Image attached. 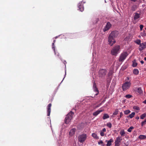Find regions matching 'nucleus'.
Returning <instances> with one entry per match:
<instances>
[{
  "instance_id": "nucleus-30",
  "label": "nucleus",
  "mask_w": 146,
  "mask_h": 146,
  "mask_svg": "<svg viewBox=\"0 0 146 146\" xmlns=\"http://www.w3.org/2000/svg\"><path fill=\"white\" fill-rule=\"evenodd\" d=\"M141 36L143 37L145 36L146 35V33H145V31H144L143 32H142L141 33Z\"/></svg>"
},
{
  "instance_id": "nucleus-32",
  "label": "nucleus",
  "mask_w": 146,
  "mask_h": 146,
  "mask_svg": "<svg viewBox=\"0 0 146 146\" xmlns=\"http://www.w3.org/2000/svg\"><path fill=\"white\" fill-rule=\"evenodd\" d=\"M92 136L94 138H97L98 137L97 135L95 133H93L92 134Z\"/></svg>"
},
{
  "instance_id": "nucleus-27",
  "label": "nucleus",
  "mask_w": 146,
  "mask_h": 146,
  "mask_svg": "<svg viewBox=\"0 0 146 146\" xmlns=\"http://www.w3.org/2000/svg\"><path fill=\"white\" fill-rule=\"evenodd\" d=\"M134 128V127L133 126H131L128 129H127V131L128 132H131L132 129Z\"/></svg>"
},
{
  "instance_id": "nucleus-42",
  "label": "nucleus",
  "mask_w": 146,
  "mask_h": 146,
  "mask_svg": "<svg viewBox=\"0 0 146 146\" xmlns=\"http://www.w3.org/2000/svg\"><path fill=\"white\" fill-rule=\"evenodd\" d=\"M97 88L96 86V84L95 83H94L93 85V88Z\"/></svg>"
},
{
  "instance_id": "nucleus-8",
  "label": "nucleus",
  "mask_w": 146,
  "mask_h": 146,
  "mask_svg": "<svg viewBox=\"0 0 146 146\" xmlns=\"http://www.w3.org/2000/svg\"><path fill=\"white\" fill-rule=\"evenodd\" d=\"M122 140V139L119 136L116 138L114 142L115 146H119Z\"/></svg>"
},
{
  "instance_id": "nucleus-34",
  "label": "nucleus",
  "mask_w": 146,
  "mask_h": 146,
  "mask_svg": "<svg viewBox=\"0 0 146 146\" xmlns=\"http://www.w3.org/2000/svg\"><path fill=\"white\" fill-rule=\"evenodd\" d=\"M141 41L139 39H138L137 40L136 42V43L137 44H138L140 45V44Z\"/></svg>"
},
{
  "instance_id": "nucleus-43",
  "label": "nucleus",
  "mask_w": 146,
  "mask_h": 146,
  "mask_svg": "<svg viewBox=\"0 0 146 146\" xmlns=\"http://www.w3.org/2000/svg\"><path fill=\"white\" fill-rule=\"evenodd\" d=\"M101 131L104 132H105L106 131V129L105 128H104L102 129V130Z\"/></svg>"
},
{
  "instance_id": "nucleus-25",
  "label": "nucleus",
  "mask_w": 146,
  "mask_h": 146,
  "mask_svg": "<svg viewBox=\"0 0 146 146\" xmlns=\"http://www.w3.org/2000/svg\"><path fill=\"white\" fill-rule=\"evenodd\" d=\"M146 116V113H144L140 116V118L141 119H143Z\"/></svg>"
},
{
  "instance_id": "nucleus-1",
  "label": "nucleus",
  "mask_w": 146,
  "mask_h": 146,
  "mask_svg": "<svg viewBox=\"0 0 146 146\" xmlns=\"http://www.w3.org/2000/svg\"><path fill=\"white\" fill-rule=\"evenodd\" d=\"M118 34L117 31H114L112 32L109 35L108 38L109 44L112 46L115 42V38L117 37Z\"/></svg>"
},
{
  "instance_id": "nucleus-44",
  "label": "nucleus",
  "mask_w": 146,
  "mask_h": 146,
  "mask_svg": "<svg viewBox=\"0 0 146 146\" xmlns=\"http://www.w3.org/2000/svg\"><path fill=\"white\" fill-rule=\"evenodd\" d=\"M123 115V113L122 112H121L120 113V118H121V117Z\"/></svg>"
},
{
  "instance_id": "nucleus-39",
  "label": "nucleus",
  "mask_w": 146,
  "mask_h": 146,
  "mask_svg": "<svg viewBox=\"0 0 146 146\" xmlns=\"http://www.w3.org/2000/svg\"><path fill=\"white\" fill-rule=\"evenodd\" d=\"M143 25H141L140 26V30L141 31H142L143 29Z\"/></svg>"
},
{
  "instance_id": "nucleus-31",
  "label": "nucleus",
  "mask_w": 146,
  "mask_h": 146,
  "mask_svg": "<svg viewBox=\"0 0 146 146\" xmlns=\"http://www.w3.org/2000/svg\"><path fill=\"white\" fill-rule=\"evenodd\" d=\"M146 124V118L145 119L144 121L142 122L141 123V125L142 126L145 125Z\"/></svg>"
},
{
  "instance_id": "nucleus-5",
  "label": "nucleus",
  "mask_w": 146,
  "mask_h": 146,
  "mask_svg": "<svg viewBox=\"0 0 146 146\" xmlns=\"http://www.w3.org/2000/svg\"><path fill=\"white\" fill-rule=\"evenodd\" d=\"M131 84L130 82H126L124 83L122 86V88L123 91H125L129 88Z\"/></svg>"
},
{
  "instance_id": "nucleus-17",
  "label": "nucleus",
  "mask_w": 146,
  "mask_h": 146,
  "mask_svg": "<svg viewBox=\"0 0 146 146\" xmlns=\"http://www.w3.org/2000/svg\"><path fill=\"white\" fill-rule=\"evenodd\" d=\"M137 8V6L136 5H133L131 7V10L133 11H135Z\"/></svg>"
},
{
  "instance_id": "nucleus-15",
  "label": "nucleus",
  "mask_w": 146,
  "mask_h": 146,
  "mask_svg": "<svg viewBox=\"0 0 146 146\" xmlns=\"http://www.w3.org/2000/svg\"><path fill=\"white\" fill-rule=\"evenodd\" d=\"M135 15L134 16L133 19L134 20H136L139 18L140 17V14L137 13H134Z\"/></svg>"
},
{
  "instance_id": "nucleus-51",
  "label": "nucleus",
  "mask_w": 146,
  "mask_h": 146,
  "mask_svg": "<svg viewBox=\"0 0 146 146\" xmlns=\"http://www.w3.org/2000/svg\"><path fill=\"white\" fill-rule=\"evenodd\" d=\"M58 37V36H56L55 37V38L56 39Z\"/></svg>"
},
{
  "instance_id": "nucleus-53",
  "label": "nucleus",
  "mask_w": 146,
  "mask_h": 146,
  "mask_svg": "<svg viewBox=\"0 0 146 146\" xmlns=\"http://www.w3.org/2000/svg\"><path fill=\"white\" fill-rule=\"evenodd\" d=\"M145 29L146 30V28H145Z\"/></svg>"
},
{
  "instance_id": "nucleus-12",
  "label": "nucleus",
  "mask_w": 146,
  "mask_h": 146,
  "mask_svg": "<svg viewBox=\"0 0 146 146\" xmlns=\"http://www.w3.org/2000/svg\"><path fill=\"white\" fill-rule=\"evenodd\" d=\"M52 106L51 104H49L47 107V115L49 116L50 115L51 112V108Z\"/></svg>"
},
{
  "instance_id": "nucleus-37",
  "label": "nucleus",
  "mask_w": 146,
  "mask_h": 146,
  "mask_svg": "<svg viewBox=\"0 0 146 146\" xmlns=\"http://www.w3.org/2000/svg\"><path fill=\"white\" fill-rule=\"evenodd\" d=\"M132 96V95L130 94H127L125 96V97L128 98H131Z\"/></svg>"
},
{
  "instance_id": "nucleus-13",
  "label": "nucleus",
  "mask_w": 146,
  "mask_h": 146,
  "mask_svg": "<svg viewBox=\"0 0 146 146\" xmlns=\"http://www.w3.org/2000/svg\"><path fill=\"white\" fill-rule=\"evenodd\" d=\"M113 141L112 139H110L109 140H106V142L107 143L106 145L108 146H111L112 144V143Z\"/></svg>"
},
{
  "instance_id": "nucleus-41",
  "label": "nucleus",
  "mask_w": 146,
  "mask_h": 146,
  "mask_svg": "<svg viewBox=\"0 0 146 146\" xmlns=\"http://www.w3.org/2000/svg\"><path fill=\"white\" fill-rule=\"evenodd\" d=\"M100 135L102 136H104V132L101 131L100 132Z\"/></svg>"
},
{
  "instance_id": "nucleus-36",
  "label": "nucleus",
  "mask_w": 146,
  "mask_h": 146,
  "mask_svg": "<svg viewBox=\"0 0 146 146\" xmlns=\"http://www.w3.org/2000/svg\"><path fill=\"white\" fill-rule=\"evenodd\" d=\"M130 111H129V110H125L124 111V113H125V114L127 115V114H129V113H130Z\"/></svg>"
},
{
  "instance_id": "nucleus-18",
  "label": "nucleus",
  "mask_w": 146,
  "mask_h": 146,
  "mask_svg": "<svg viewBox=\"0 0 146 146\" xmlns=\"http://www.w3.org/2000/svg\"><path fill=\"white\" fill-rule=\"evenodd\" d=\"M139 94H141L143 93V91L141 88L139 87L137 88V90L136 91Z\"/></svg>"
},
{
  "instance_id": "nucleus-29",
  "label": "nucleus",
  "mask_w": 146,
  "mask_h": 146,
  "mask_svg": "<svg viewBox=\"0 0 146 146\" xmlns=\"http://www.w3.org/2000/svg\"><path fill=\"white\" fill-rule=\"evenodd\" d=\"M107 126L109 128H111L112 127L111 123L110 122L107 123Z\"/></svg>"
},
{
  "instance_id": "nucleus-40",
  "label": "nucleus",
  "mask_w": 146,
  "mask_h": 146,
  "mask_svg": "<svg viewBox=\"0 0 146 146\" xmlns=\"http://www.w3.org/2000/svg\"><path fill=\"white\" fill-rule=\"evenodd\" d=\"M112 74V72L111 71H110L108 74V76H111Z\"/></svg>"
},
{
  "instance_id": "nucleus-22",
  "label": "nucleus",
  "mask_w": 146,
  "mask_h": 146,
  "mask_svg": "<svg viewBox=\"0 0 146 146\" xmlns=\"http://www.w3.org/2000/svg\"><path fill=\"white\" fill-rule=\"evenodd\" d=\"M120 134L121 136H124L125 134L124 130L122 129L121 130L120 132Z\"/></svg>"
},
{
  "instance_id": "nucleus-10",
  "label": "nucleus",
  "mask_w": 146,
  "mask_h": 146,
  "mask_svg": "<svg viewBox=\"0 0 146 146\" xmlns=\"http://www.w3.org/2000/svg\"><path fill=\"white\" fill-rule=\"evenodd\" d=\"M111 27V25L110 23L108 22L107 23L106 25L103 29L104 32H105L108 30Z\"/></svg>"
},
{
  "instance_id": "nucleus-26",
  "label": "nucleus",
  "mask_w": 146,
  "mask_h": 146,
  "mask_svg": "<svg viewBox=\"0 0 146 146\" xmlns=\"http://www.w3.org/2000/svg\"><path fill=\"white\" fill-rule=\"evenodd\" d=\"M135 113L134 112H132L129 115V117L131 118H132L135 115Z\"/></svg>"
},
{
  "instance_id": "nucleus-16",
  "label": "nucleus",
  "mask_w": 146,
  "mask_h": 146,
  "mask_svg": "<svg viewBox=\"0 0 146 146\" xmlns=\"http://www.w3.org/2000/svg\"><path fill=\"white\" fill-rule=\"evenodd\" d=\"M103 110H98L97 111H96L94 112L93 113V115L94 116H97L98 115L99 113H100V112L103 111Z\"/></svg>"
},
{
  "instance_id": "nucleus-38",
  "label": "nucleus",
  "mask_w": 146,
  "mask_h": 146,
  "mask_svg": "<svg viewBox=\"0 0 146 146\" xmlns=\"http://www.w3.org/2000/svg\"><path fill=\"white\" fill-rule=\"evenodd\" d=\"M118 110H115V111L113 113V115H116L118 114Z\"/></svg>"
},
{
  "instance_id": "nucleus-49",
  "label": "nucleus",
  "mask_w": 146,
  "mask_h": 146,
  "mask_svg": "<svg viewBox=\"0 0 146 146\" xmlns=\"http://www.w3.org/2000/svg\"><path fill=\"white\" fill-rule=\"evenodd\" d=\"M72 111L74 110V111H76V110H75V109H72Z\"/></svg>"
},
{
  "instance_id": "nucleus-45",
  "label": "nucleus",
  "mask_w": 146,
  "mask_h": 146,
  "mask_svg": "<svg viewBox=\"0 0 146 146\" xmlns=\"http://www.w3.org/2000/svg\"><path fill=\"white\" fill-rule=\"evenodd\" d=\"M130 0L133 2H136L138 0Z\"/></svg>"
},
{
  "instance_id": "nucleus-7",
  "label": "nucleus",
  "mask_w": 146,
  "mask_h": 146,
  "mask_svg": "<svg viewBox=\"0 0 146 146\" xmlns=\"http://www.w3.org/2000/svg\"><path fill=\"white\" fill-rule=\"evenodd\" d=\"M86 134H83L79 136L78 137V140L80 142L82 143L86 140Z\"/></svg>"
},
{
  "instance_id": "nucleus-47",
  "label": "nucleus",
  "mask_w": 146,
  "mask_h": 146,
  "mask_svg": "<svg viewBox=\"0 0 146 146\" xmlns=\"http://www.w3.org/2000/svg\"><path fill=\"white\" fill-rule=\"evenodd\" d=\"M143 103L146 104V101H143Z\"/></svg>"
},
{
  "instance_id": "nucleus-54",
  "label": "nucleus",
  "mask_w": 146,
  "mask_h": 146,
  "mask_svg": "<svg viewBox=\"0 0 146 146\" xmlns=\"http://www.w3.org/2000/svg\"><path fill=\"white\" fill-rule=\"evenodd\" d=\"M145 100L146 101V100Z\"/></svg>"
},
{
  "instance_id": "nucleus-35",
  "label": "nucleus",
  "mask_w": 146,
  "mask_h": 146,
  "mask_svg": "<svg viewBox=\"0 0 146 146\" xmlns=\"http://www.w3.org/2000/svg\"><path fill=\"white\" fill-rule=\"evenodd\" d=\"M133 108L135 110H139V108L138 106H134L133 107Z\"/></svg>"
},
{
  "instance_id": "nucleus-23",
  "label": "nucleus",
  "mask_w": 146,
  "mask_h": 146,
  "mask_svg": "<svg viewBox=\"0 0 146 146\" xmlns=\"http://www.w3.org/2000/svg\"><path fill=\"white\" fill-rule=\"evenodd\" d=\"M139 138L140 139H144L146 138V137L144 135H141L139 136Z\"/></svg>"
},
{
  "instance_id": "nucleus-9",
  "label": "nucleus",
  "mask_w": 146,
  "mask_h": 146,
  "mask_svg": "<svg viewBox=\"0 0 146 146\" xmlns=\"http://www.w3.org/2000/svg\"><path fill=\"white\" fill-rule=\"evenodd\" d=\"M78 8L79 9L81 12H82L84 9V7L83 6V3L81 1L80 2L78 5Z\"/></svg>"
},
{
  "instance_id": "nucleus-3",
  "label": "nucleus",
  "mask_w": 146,
  "mask_h": 146,
  "mask_svg": "<svg viewBox=\"0 0 146 146\" xmlns=\"http://www.w3.org/2000/svg\"><path fill=\"white\" fill-rule=\"evenodd\" d=\"M120 47L119 45L115 46L111 50V53L113 55H116L119 52Z\"/></svg>"
},
{
  "instance_id": "nucleus-50",
  "label": "nucleus",
  "mask_w": 146,
  "mask_h": 146,
  "mask_svg": "<svg viewBox=\"0 0 146 146\" xmlns=\"http://www.w3.org/2000/svg\"><path fill=\"white\" fill-rule=\"evenodd\" d=\"M144 59L145 60H146V57L144 58Z\"/></svg>"
},
{
  "instance_id": "nucleus-28",
  "label": "nucleus",
  "mask_w": 146,
  "mask_h": 146,
  "mask_svg": "<svg viewBox=\"0 0 146 146\" xmlns=\"http://www.w3.org/2000/svg\"><path fill=\"white\" fill-rule=\"evenodd\" d=\"M55 42H56L55 40H53V42L52 43V48L53 49L55 53V47H54V43Z\"/></svg>"
},
{
  "instance_id": "nucleus-48",
  "label": "nucleus",
  "mask_w": 146,
  "mask_h": 146,
  "mask_svg": "<svg viewBox=\"0 0 146 146\" xmlns=\"http://www.w3.org/2000/svg\"><path fill=\"white\" fill-rule=\"evenodd\" d=\"M139 119V117H136V119Z\"/></svg>"
},
{
  "instance_id": "nucleus-6",
  "label": "nucleus",
  "mask_w": 146,
  "mask_h": 146,
  "mask_svg": "<svg viewBox=\"0 0 146 146\" xmlns=\"http://www.w3.org/2000/svg\"><path fill=\"white\" fill-rule=\"evenodd\" d=\"M107 71L106 69H101L99 71L98 75L100 77L104 78L106 75Z\"/></svg>"
},
{
  "instance_id": "nucleus-20",
  "label": "nucleus",
  "mask_w": 146,
  "mask_h": 146,
  "mask_svg": "<svg viewBox=\"0 0 146 146\" xmlns=\"http://www.w3.org/2000/svg\"><path fill=\"white\" fill-rule=\"evenodd\" d=\"M109 116L107 114H104L103 117V119H106L108 118L109 117Z\"/></svg>"
},
{
  "instance_id": "nucleus-2",
  "label": "nucleus",
  "mask_w": 146,
  "mask_h": 146,
  "mask_svg": "<svg viewBox=\"0 0 146 146\" xmlns=\"http://www.w3.org/2000/svg\"><path fill=\"white\" fill-rule=\"evenodd\" d=\"M74 114V113L72 111H71L66 115L65 119V123L66 124H68L70 121L73 116Z\"/></svg>"
},
{
  "instance_id": "nucleus-14",
  "label": "nucleus",
  "mask_w": 146,
  "mask_h": 146,
  "mask_svg": "<svg viewBox=\"0 0 146 146\" xmlns=\"http://www.w3.org/2000/svg\"><path fill=\"white\" fill-rule=\"evenodd\" d=\"M76 129L75 128H73L71 129L69 132V135L70 136H72L75 133Z\"/></svg>"
},
{
  "instance_id": "nucleus-52",
  "label": "nucleus",
  "mask_w": 146,
  "mask_h": 146,
  "mask_svg": "<svg viewBox=\"0 0 146 146\" xmlns=\"http://www.w3.org/2000/svg\"><path fill=\"white\" fill-rule=\"evenodd\" d=\"M127 80H129V77H127Z\"/></svg>"
},
{
  "instance_id": "nucleus-11",
  "label": "nucleus",
  "mask_w": 146,
  "mask_h": 146,
  "mask_svg": "<svg viewBox=\"0 0 146 146\" xmlns=\"http://www.w3.org/2000/svg\"><path fill=\"white\" fill-rule=\"evenodd\" d=\"M140 47L139 50L141 51L146 48V42H143L140 45Z\"/></svg>"
},
{
  "instance_id": "nucleus-21",
  "label": "nucleus",
  "mask_w": 146,
  "mask_h": 146,
  "mask_svg": "<svg viewBox=\"0 0 146 146\" xmlns=\"http://www.w3.org/2000/svg\"><path fill=\"white\" fill-rule=\"evenodd\" d=\"M133 73L135 75H137L139 74V71L137 69H135L133 70Z\"/></svg>"
},
{
  "instance_id": "nucleus-33",
  "label": "nucleus",
  "mask_w": 146,
  "mask_h": 146,
  "mask_svg": "<svg viewBox=\"0 0 146 146\" xmlns=\"http://www.w3.org/2000/svg\"><path fill=\"white\" fill-rule=\"evenodd\" d=\"M98 144L99 145H100L101 144V145H102L103 146H104V143H103V141L102 140H100V141H99L98 142Z\"/></svg>"
},
{
  "instance_id": "nucleus-46",
  "label": "nucleus",
  "mask_w": 146,
  "mask_h": 146,
  "mask_svg": "<svg viewBox=\"0 0 146 146\" xmlns=\"http://www.w3.org/2000/svg\"><path fill=\"white\" fill-rule=\"evenodd\" d=\"M140 62L142 64H143L144 63V61L143 60H141L140 61Z\"/></svg>"
},
{
  "instance_id": "nucleus-24",
  "label": "nucleus",
  "mask_w": 146,
  "mask_h": 146,
  "mask_svg": "<svg viewBox=\"0 0 146 146\" xmlns=\"http://www.w3.org/2000/svg\"><path fill=\"white\" fill-rule=\"evenodd\" d=\"M94 91L96 93L95 94V95L96 96L98 95L99 94V91L98 89L97 88H94Z\"/></svg>"
},
{
  "instance_id": "nucleus-4",
  "label": "nucleus",
  "mask_w": 146,
  "mask_h": 146,
  "mask_svg": "<svg viewBox=\"0 0 146 146\" xmlns=\"http://www.w3.org/2000/svg\"><path fill=\"white\" fill-rule=\"evenodd\" d=\"M128 55V54L127 52H123L121 53L119 56V61L123 62L126 58Z\"/></svg>"
},
{
  "instance_id": "nucleus-19",
  "label": "nucleus",
  "mask_w": 146,
  "mask_h": 146,
  "mask_svg": "<svg viewBox=\"0 0 146 146\" xmlns=\"http://www.w3.org/2000/svg\"><path fill=\"white\" fill-rule=\"evenodd\" d=\"M137 63L136 60H134L133 62L132 66L133 67H135L137 66Z\"/></svg>"
}]
</instances>
